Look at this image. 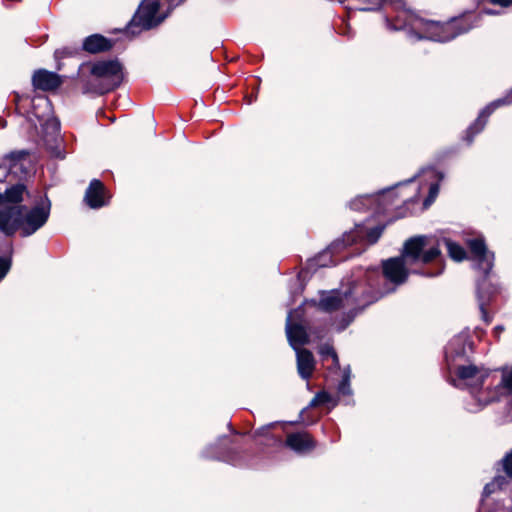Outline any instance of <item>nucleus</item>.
Segmentation results:
<instances>
[{
  "instance_id": "obj_15",
  "label": "nucleus",
  "mask_w": 512,
  "mask_h": 512,
  "mask_svg": "<svg viewBox=\"0 0 512 512\" xmlns=\"http://www.w3.org/2000/svg\"><path fill=\"white\" fill-rule=\"evenodd\" d=\"M453 370L459 380H468L477 377L478 386L482 387L489 377L491 370L484 366H477L473 363V359L469 362L459 363L450 368Z\"/></svg>"
},
{
  "instance_id": "obj_23",
  "label": "nucleus",
  "mask_w": 512,
  "mask_h": 512,
  "mask_svg": "<svg viewBox=\"0 0 512 512\" xmlns=\"http://www.w3.org/2000/svg\"><path fill=\"white\" fill-rule=\"evenodd\" d=\"M364 283H366L368 287L373 290L386 291V295L395 291V288L388 287V285L385 283L383 273L379 274L377 270L368 271L366 273V279Z\"/></svg>"
},
{
  "instance_id": "obj_8",
  "label": "nucleus",
  "mask_w": 512,
  "mask_h": 512,
  "mask_svg": "<svg viewBox=\"0 0 512 512\" xmlns=\"http://www.w3.org/2000/svg\"><path fill=\"white\" fill-rule=\"evenodd\" d=\"M510 104H512V88L506 93L505 96L490 102L480 111L474 122L471 123L469 127L464 131L462 136L463 141L466 142L467 145H471L474 141V138L484 130L489 117L495 112V110L499 107Z\"/></svg>"
},
{
  "instance_id": "obj_19",
  "label": "nucleus",
  "mask_w": 512,
  "mask_h": 512,
  "mask_svg": "<svg viewBox=\"0 0 512 512\" xmlns=\"http://www.w3.org/2000/svg\"><path fill=\"white\" fill-rule=\"evenodd\" d=\"M292 311L289 312L286 321V334L289 344L295 349L297 346L306 345L309 343V335L302 324L291 322Z\"/></svg>"
},
{
  "instance_id": "obj_29",
  "label": "nucleus",
  "mask_w": 512,
  "mask_h": 512,
  "mask_svg": "<svg viewBox=\"0 0 512 512\" xmlns=\"http://www.w3.org/2000/svg\"><path fill=\"white\" fill-rule=\"evenodd\" d=\"M373 200V196H359L350 202V208L355 211L364 210L369 207Z\"/></svg>"
},
{
  "instance_id": "obj_40",
  "label": "nucleus",
  "mask_w": 512,
  "mask_h": 512,
  "mask_svg": "<svg viewBox=\"0 0 512 512\" xmlns=\"http://www.w3.org/2000/svg\"><path fill=\"white\" fill-rule=\"evenodd\" d=\"M498 400H499L498 398H492V399L486 401V404L491 403V402H495V401H498Z\"/></svg>"
},
{
  "instance_id": "obj_36",
  "label": "nucleus",
  "mask_w": 512,
  "mask_h": 512,
  "mask_svg": "<svg viewBox=\"0 0 512 512\" xmlns=\"http://www.w3.org/2000/svg\"><path fill=\"white\" fill-rule=\"evenodd\" d=\"M505 330V327L503 325H497L493 329V335L499 341L501 333Z\"/></svg>"
},
{
  "instance_id": "obj_37",
  "label": "nucleus",
  "mask_w": 512,
  "mask_h": 512,
  "mask_svg": "<svg viewBox=\"0 0 512 512\" xmlns=\"http://www.w3.org/2000/svg\"><path fill=\"white\" fill-rule=\"evenodd\" d=\"M272 426H273V424L268 425L266 427H261V428L257 429L255 433L258 436H265L269 433V430Z\"/></svg>"
},
{
  "instance_id": "obj_5",
  "label": "nucleus",
  "mask_w": 512,
  "mask_h": 512,
  "mask_svg": "<svg viewBox=\"0 0 512 512\" xmlns=\"http://www.w3.org/2000/svg\"><path fill=\"white\" fill-rule=\"evenodd\" d=\"M160 2L158 0H143L124 31L132 35H138L142 30H150L157 27L163 20L158 16Z\"/></svg>"
},
{
  "instance_id": "obj_18",
  "label": "nucleus",
  "mask_w": 512,
  "mask_h": 512,
  "mask_svg": "<svg viewBox=\"0 0 512 512\" xmlns=\"http://www.w3.org/2000/svg\"><path fill=\"white\" fill-rule=\"evenodd\" d=\"M116 41L102 34H91L83 39L81 50L92 55L109 52L115 46Z\"/></svg>"
},
{
  "instance_id": "obj_31",
  "label": "nucleus",
  "mask_w": 512,
  "mask_h": 512,
  "mask_svg": "<svg viewBox=\"0 0 512 512\" xmlns=\"http://www.w3.org/2000/svg\"><path fill=\"white\" fill-rule=\"evenodd\" d=\"M338 391L342 395H350L352 393L350 387V371H346L343 374L341 381L338 384Z\"/></svg>"
},
{
  "instance_id": "obj_39",
  "label": "nucleus",
  "mask_w": 512,
  "mask_h": 512,
  "mask_svg": "<svg viewBox=\"0 0 512 512\" xmlns=\"http://www.w3.org/2000/svg\"><path fill=\"white\" fill-rule=\"evenodd\" d=\"M20 99H21V96H20L18 93H15V99H14V101H15L16 105H18V103H19Z\"/></svg>"
},
{
  "instance_id": "obj_14",
  "label": "nucleus",
  "mask_w": 512,
  "mask_h": 512,
  "mask_svg": "<svg viewBox=\"0 0 512 512\" xmlns=\"http://www.w3.org/2000/svg\"><path fill=\"white\" fill-rule=\"evenodd\" d=\"M498 293L497 286L485 281V279L477 280V300L482 320L489 325L493 317L488 313L487 306L492 298Z\"/></svg>"
},
{
  "instance_id": "obj_28",
  "label": "nucleus",
  "mask_w": 512,
  "mask_h": 512,
  "mask_svg": "<svg viewBox=\"0 0 512 512\" xmlns=\"http://www.w3.org/2000/svg\"><path fill=\"white\" fill-rule=\"evenodd\" d=\"M30 155L28 150H14L4 156L9 161L10 168L15 167L20 161L25 160Z\"/></svg>"
},
{
  "instance_id": "obj_35",
  "label": "nucleus",
  "mask_w": 512,
  "mask_h": 512,
  "mask_svg": "<svg viewBox=\"0 0 512 512\" xmlns=\"http://www.w3.org/2000/svg\"><path fill=\"white\" fill-rule=\"evenodd\" d=\"M493 5H499L501 7H512V0H487Z\"/></svg>"
},
{
  "instance_id": "obj_12",
  "label": "nucleus",
  "mask_w": 512,
  "mask_h": 512,
  "mask_svg": "<svg viewBox=\"0 0 512 512\" xmlns=\"http://www.w3.org/2000/svg\"><path fill=\"white\" fill-rule=\"evenodd\" d=\"M284 446L298 455H307L317 448L318 442L310 432L302 430L288 433Z\"/></svg>"
},
{
  "instance_id": "obj_21",
  "label": "nucleus",
  "mask_w": 512,
  "mask_h": 512,
  "mask_svg": "<svg viewBox=\"0 0 512 512\" xmlns=\"http://www.w3.org/2000/svg\"><path fill=\"white\" fill-rule=\"evenodd\" d=\"M297 371L303 380H309L315 370V358L313 353L306 349L301 348L297 350Z\"/></svg>"
},
{
  "instance_id": "obj_25",
  "label": "nucleus",
  "mask_w": 512,
  "mask_h": 512,
  "mask_svg": "<svg viewBox=\"0 0 512 512\" xmlns=\"http://www.w3.org/2000/svg\"><path fill=\"white\" fill-rule=\"evenodd\" d=\"M229 439L227 437H225L221 443H218V444H214V445H211L209 447H207L204 451V454H205V457L206 458H211V459H218V460H223V461H228L231 459V456L230 455H227L225 454L224 452H215V450H219L221 449V447L223 445L226 444V442H228Z\"/></svg>"
},
{
  "instance_id": "obj_3",
  "label": "nucleus",
  "mask_w": 512,
  "mask_h": 512,
  "mask_svg": "<svg viewBox=\"0 0 512 512\" xmlns=\"http://www.w3.org/2000/svg\"><path fill=\"white\" fill-rule=\"evenodd\" d=\"M47 204L36 205L27 210L25 205L5 206L0 208V232L7 237H13L20 231L21 237H29L42 228L50 216L51 202L46 197Z\"/></svg>"
},
{
  "instance_id": "obj_38",
  "label": "nucleus",
  "mask_w": 512,
  "mask_h": 512,
  "mask_svg": "<svg viewBox=\"0 0 512 512\" xmlns=\"http://www.w3.org/2000/svg\"><path fill=\"white\" fill-rule=\"evenodd\" d=\"M438 191V187L437 185H432L430 187V191H429V197H432L434 193H436Z\"/></svg>"
},
{
  "instance_id": "obj_32",
  "label": "nucleus",
  "mask_w": 512,
  "mask_h": 512,
  "mask_svg": "<svg viewBox=\"0 0 512 512\" xmlns=\"http://www.w3.org/2000/svg\"><path fill=\"white\" fill-rule=\"evenodd\" d=\"M12 265L10 256H0V280H2L9 272Z\"/></svg>"
},
{
  "instance_id": "obj_1",
  "label": "nucleus",
  "mask_w": 512,
  "mask_h": 512,
  "mask_svg": "<svg viewBox=\"0 0 512 512\" xmlns=\"http://www.w3.org/2000/svg\"><path fill=\"white\" fill-rule=\"evenodd\" d=\"M427 238L416 235L405 240L399 256L382 260L383 277L395 287L407 282L410 274L434 278L443 274L446 268L444 255L437 246L425 251Z\"/></svg>"
},
{
  "instance_id": "obj_4",
  "label": "nucleus",
  "mask_w": 512,
  "mask_h": 512,
  "mask_svg": "<svg viewBox=\"0 0 512 512\" xmlns=\"http://www.w3.org/2000/svg\"><path fill=\"white\" fill-rule=\"evenodd\" d=\"M84 66L90 67V75L95 79L79 77L83 94L104 95L119 88L124 80L123 65L118 58L82 63L80 69Z\"/></svg>"
},
{
  "instance_id": "obj_10",
  "label": "nucleus",
  "mask_w": 512,
  "mask_h": 512,
  "mask_svg": "<svg viewBox=\"0 0 512 512\" xmlns=\"http://www.w3.org/2000/svg\"><path fill=\"white\" fill-rule=\"evenodd\" d=\"M470 253L475 261V267L481 273L480 279L488 281L494 266V252L488 250L483 238H473L467 242Z\"/></svg>"
},
{
  "instance_id": "obj_20",
  "label": "nucleus",
  "mask_w": 512,
  "mask_h": 512,
  "mask_svg": "<svg viewBox=\"0 0 512 512\" xmlns=\"http://www.w3.org/2000/svg\"><path fill=\"white\" fill-rule=\"evenodd\" d=\"M29 194L27 186L22 182H17L1 193L0 192V206L7 204L6 206L22 205L24 201V195Z\"/></svg>"
},
{
  "instance_id": "obj_11",
  "label": "nucleus",
  "mask_w": 512,
  "mask_h": 512,
  "mask_svg": "<svg viewBox=\"0 0 512 512\" xmlns=\"http://www.w3.org/2000/svg\"><path fill=\"white\" fill-rule=\"evenodd\" d=\"M384 226H375L370 229H368L365 234H363V229H355L350 232L344 233L342 238L336 239L333 241L330 246L329 250L331 252H338L343 248L352 246L354 244H357L358 242H361L362 240H365L368 244H375L379 238L381 237Z\"/></svg>"
},
{
  "instance_id": "obj_16",
  "label": "nucleus",
  "mask_w": 512,
  "mask_h": 512,
  "mask_svg": "<svg viewBox=\"0 0 512 512\" xmlns=\"http://www.w3.org/2000/svg\"><path fill=\"white\" fill-rule=\"evenodd\" d=\"M427 238L426 242L427 245L425 246V251H427L430 247L437 246L439 251H441V246L444 245L447 249L448 256L456 261L461 262L467 258V252L464 249L463 246H461L459 243L453 241L450 238L442 237V238H435L432 236L425 235Z\"/></svg>"
},
{
  "instance_id": "obj_24",
  "label": "nucleus",
  "mask_w": 512,
  "mask_h": 512,
  "mask_svg": "<svg viewBox=\"0 0 512 512\" xmlns=\"http://www.w3.org/2000/svg\"><path fill=\"white\" fill-rule=\"evenodd\" d=\"M318 352L323 361L327 360L328 358H331L333 368H340L339 357L332 345L325 343L319 347Z\"/></svg>"
},
{
  "instance_id": "obj_33",
  "label": "nucleus",
  "mask_w": 512,
  "mask_h": 512,
  "mask_svg": "<svg viewBox=\"0 0 512 512\" xmlns=\"http://www.w3.org/2000/svg\"><path fill=\"white\" fill-rule=\"evenodd\" d=\"M387 0H364V3L367 4L365 8H363L364 11H378L381 9L383 4Z\"/></svg>"
},
{
  "instance_id": "obj_9",
  "label": "nucleus",
  "mask_w": 512,
  "mask_h": 512,
  "mask_svg": "<svg viewBox=\"0 0 512 512\" xmlns=\"http://www.w3.org/2000/svg\"><path fill=\"white\" fill-rule=\"evenodd\" d=\"M474 342L468 335H457L448 344L445 351V360L450 368L459 363L469 362L473 359Z\"/></svg>"
},
{
  "instance_id": "obj_30",
  "label": "nucleus",
  "mask_w": 512,
  "mask_h": 512,
  "mask_svg": "<svg viewBox=\"0 0 512 512\" xmlns=\"http://www.w3.org/2000/svg\"><path fill=\"white\" fill-rule=\"evenodd\" d=\"M332 401V396L326 391H319L310 401L308 408L318 407L320 405L328 404Z\"/></svg>"
},
{
  "instance_id": "obj_26",
  "label": "nucleus",
  "mask_w": 512,
  "mask_h": 512,
  "mask_svg": "<svg viewBox=\"0 0 512 512\" xmlns=\"http://www.w3.org/2000/svg\"><path fill=\"white\" fill-rule=\"evenodd\" d=\"M80 51H82L81 48L70 46L56 49L54 52V58L58 61L57 70L62 69V64L60 63V60L64 58L75 57L80 54Z\"/></svg>"
},
{
  "instance_id": "obj_7",
  "label": "nucleus",
  "mask_w": 512,
  "mask_h": 512,
  "mask_svg": "<svg viewBox=\"0 0 512 512\" xmlns=\"http://www.w3.org/2000/svg\"><path fill=\"white\" fill-rule=\"evenodd\" d=\"M344 296L345 298H348L349 296L353 297L354 302L358 306L350 311V318L345 324L342 325V329H345L350 324L355 315L386 296V291L373 290L369 288L366 283L360 282L352 284L344 293Z\"/></svg>"
},
{
  "instance_id": "obj_2",
  "label": "nucleus",
  "mask_w": 512,
  "mask_h": 512,
  "mask_svg": "<svg viewBox=\"0 0 512 512\" xmlns=\"http://www.w3.org/2000/svg\"><path fill=\"white\" fill-rule=\"evenodd\" d=\"M481 20V14L475 11H464L444 22L424 19L414 14L406 15L404 19H401L400 16H397L394 20L386 18L390 29L399 30L411 26L413 29L421 31L418 34L419 39L441 43L452 41L458 36L470 32L480 24Z\"/></svg>"
},
{
  "instance_id": "obj_22",
  "label": "nucleus",
  "mask_w": 512,
  "mask_h": 512,
  "mask_svg": "<svg viewBox=\"0 0 512 512\" xmlns=\"http://www.w3.org/2000/svg\"><path fill=\"white\" fill-rule=\"evenodd\" d=\"M343 306V298L338 290L332 291L331 294L322 292V296L318 303V308L324 312L332 313L338 311Z\"/></svg>"
},
{
  "instance_id": "obj_6",
  "label": "nucleus",
  "mask_w": 512,
  "mask_h": 512,
  "mask_svg": "<svg viewBox=\"0 0 512 512\" xmlns=\"http://www.w3.org/2000/svg\"><path fill=\"white\" fill-rule=\"evenodd\" d=\"M495 475L492 480L485 484L480 505L485 507L490 503L486 502L492 494L498 491L506 490L512 484V448L508 450L503 457L495 463Z\"/></svg>"
},
{
  "instance_id": "obj_34",
  "label": "nucleus",
  "mask_w": 512,
  "mask_h": 512,
  "mask_svg": "<svg viewBox=\"0 0 512 512\" xmlns=\"http://www.w3.org/2000/svg\"><path fill=\"white\" fill-rule=\"evenodd\" d=\"M498 387H503L512 392V368L508 374L503 375L501 383Z\"/></svg>"
},
{
  "instance_id": "obj_41",
  "label": "nucleus",
  "mask_w": 512,
  "mask_h": 512,
  "mask_svg": "<svg viewBox=\"0 0 512 512\" xmlns=\"http://www.w3.org/2000/svg\"><path fill=\"white\" fill-rule=\"evenodd\" d=\"M486 13H487V14H490V15H494V14H495V12H494V11H492V10H487V11H486Z\"/></svg>"
},
{
  "instance_id": "obj_13",
  "label": "nucleus",
  "mask_w": 512,
  "mask_h": 512,
  "mask_svg": "<svg viewBox=\"0 0 512 512\" xmlns=\"http://www.w3.org/2000/svg\"><path fill=\"white\" fill-rule=\"evenodd\" d=\"M104 183L99 179H92L85 191L84 202L91 209L102 208L109 203V196Z\"/></svg>"
},
{
  "instance_id": "obj_17",
  "label": "nucleus",
  "mask_w": 512,
  "mask_h": 512,
  "mask_svg": "<svg viewBox=\"0 0 512 512\" xmlns=\"http://www.w3.org/2000/svg\"><path fill=\"white\" fill-rule=\"evenodd\" d=\"M62 83L63 80L59 74L46 69H38L32 75V85L35 90L55 91Z\"/></svg>"
},
{
  "instance_id": "obj_27",
  "label": "nucleus",
  "mask_w": 512,
  "mask_h": 512,
  "mask_svg": "<svg viewBox=\"0 0 512 512\" xmlns=\"http://www.w3.org/2000/svg\"><path fill=\"white\" fill-rule=\"evenodd\" d=\"M477 512H512V499L510 500V504L508 506L504 505L501 501H493L488 506L479 507Z\"/></svg>"
}]
</instances>
